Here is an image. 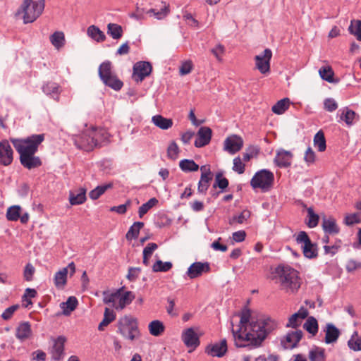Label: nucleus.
<instances>
[{"label": "nucleus", "instance_id": "1", "mask_svg": "<svg viewBox=\"0 0 361 361\" xmlns=\"http://www.w3.org/2000/svg\"><path fill=\"white\" fill-rule=\"evenodd\" d=\"M238 329H232L235 345L238 348H258L267 336L277 329V322L269 317L251 318L250 310L244 309L240 314Z\"/></svg>", "mask_w": 361, "mask_h": 361}, {"label": "nucleus", "instance_id": "2", "mask_svg": "<svg viewBox=\"0 0 361 361\" xmlns=\"http://www.w3.org/2000/svg\"><path fill=\"white\" fill-rule=\"evenodd\" d=\"M44 134H35L26 138L11 137L9 141L19 154L21 165L27 169H32L42 166L40 158L35 156L39 145L44 141Z\"/></svg>", "mask_w": 361, "mask_h": 361}, {"label": "nucleus", "instance_id": "3", "mask_svg": "<svg viewBox=\"0 0 361 361\" xmlns=\"http://www.w3.org/2000/svg\"><path fill=\"white\" fill-rule=\"evenodd\" d=\"M276 279L280 288L286 293H296L301 286L299 272L289 265L281 264L276 268Z\"/></svg>", "mask_w": 361, "mask_h": 361}, {"label": "nucleus", "instance_id": "4", "mask_svg": "<svg viewBox=\"0 0 361 361\" xmlns=\"http://www.w3.org/2000/svg\"><path fill=\"white\" fill-rule=\"evenodd\" d=\"M117 333L125 339L133 341L141 336L138 326V321L135 317L127 314L120 317L116 324Z\"/></svg>", "mask_w": 361, "mask_h": 361}, {"label": "nucleus", "instance_id": "5", "mask_svg": "<svg viewBox=\"0 0 361 361\" xmlns=\"http://www.w3.org/2000/svg\"><path fill=\"white\" fill-rule=\"evenodd\" d=\"M45 0H24L16 15H22L24 24L36 20L42 13Z\"/></svg>", "mask_w": 361, "mask_h": 361}, {"label": "nucleus", "instance_id": "6", "mask_svg": "<svg viewBox=\"0 0 361 361\" xmlns=\"http://www.w3.org/2000/svg\"><path fill=\"white\" fill-rule=\"evenodd\" d=\"M274 180V173L267 170L262 169L255 173L250 180V185L253 189L259 188L262 191H268L272 186Z\"/></svg>", "mask_w": 361, "mask_h": 361}, {"label": "nucleus", "instance_id": "7", "mask_svg": "<svg viewBox=\"0 0 361 361\" xmlns=\"http://www.w3.org/2000/svg\"><path fill=\"white\" fill-rule=\"evenodd\" d=\"M296 242L302 244V250L303 255L308 259H313L317 257V245L312 243L310 237L305 231H300L296 236Z\"/></svg>", "mask_w": 361, "mask_h": 361}, {"label": "nucleus", "instance_id": "8", "mask_svg": "<svg viewBox=\"0 0 361 361\" xmlns=\"http://www.w3.org/2000/svg\"><path fill=\"white\" fill-rule=\"evenodd\" d=\"M272 57V51L270 49H265L262 54L255 56L256 68L262 74L270 71V61Z\"/></svg>", "mask_w": 361, "mask_h": 361}, {"label": "nucleus", "instance_id": "9", "mask_svg": "<svg viewBox=\"0 0 361 361\" xmlns=\"http://www.w3.org/2000/svg\"><path fill=\"white\" fill-rule=\"evenodd\" d=\"M70 271V275L73 276L75 272V265L74 262H71L66 267H64L57 271L54 277L55 286L58 289H62L67 283V275Z\"/></svg>", "mask_w": 361, "mask_h": 361}, {"label": "nucleus", "instance_id": "10", "mask_svg": "<svg viewBox=\"0 0 361 361\" xmlns=\"http://www.w3.org/2000/svg\"><path fill=\"white\" fill-rule=\"evenodd\" d=\"M152 71V65L147 61L137 62L133 66V78L137 82H142Z\"/></svg>", "mask_w": 361, "mask_h": 361}, {"label": "nucleus", "instance_id": "11", "mask_svg": "<svg viewBox=\"0 0 361 361\" xmlns=\"http://www.w3.org/2000/svg\"><path fill=\"white\" fill-rule=\"evenodd\" d=\"M90 130H87L80 135L73 137V142L77 148L87 152L92 151L95 147V144L90 136Z\"/></svg>", "mask_w": 361, "mask_h": 361}, {"label": "nucleus", "instance_id": "12", "mask_svg": "<svg viewBox=\"0 0 361 361\" xmlns=\"http://www.w3.org/2000/svg\"><path fill=\"white\" fill-rule=\"evenodd\" d=\"M13 160V150L9 141L3 140L0 142V164L4 166H9Z\"/></svg>", "mask_w": 361, "mask_h": 361}, {"label": "nucleus", "instance_id": "13", "mask_svg": "<svg viewBox=\"0 0 361 361\" xmlns=\"http://www.w3.org/2000/svg\"><path fill=\"white\" fill-rule=\"evenodd\" d=\"M302 336L303 333L300 330L290 331L281 340V344L284 349L294 348L302 339Z\"/></svg>", "mask_w": 361, "mask_h": 361}, {"label": "nucleus", "instance_id": "14", "mask_svg": "<svg viewBox=\"0 0 361 361\" xmlns=\"http://www.w3.org/2000/svg\"><path fill=\"white\" fill-rule=\"evenodd\" d=\"M66 338L60 336L54 340V344L49 349V353L51 355V359L55 361H59L64 357V345L66 343Z\"/></svg>", "mask_w": 361, "mask_h": 361}, {"label": "nucleus", "instance_id": "15", "mask_svg": "<svg viewBox=\"0 0 361 361\" xmlns=\"http://www.w3.org/2000/svg\"><path fill=\"white\" fill-rule=\"evenodd\" d=\"M243 146V138L237 135L228 137L224 141V149L231 154L239 152Z\"/></svg>", "mask_w": 361, "mask_h": 361}, {"label": "nucleus", "instance_id": "16", "mask_svg": "<svg viewBox=\"0 0 361 361\" xmlns=\"http://www.w3.org/2000/svg\"><path fill=\"white\" fill-rule=\"evenodd\" d=\"M90 130V136L95 144V147L106 145L109 142L110 135L104 128H94Z\"/></svg>", "mask_w": 361, "mask_h": 361}, {"label": "nucleus", "instance_id": "17", "mask_svg": "<svg viewBox=\"0 0 361 361\" xmlns=\"http://www.w3.org/2000/svg\"><path fill=\"white\" fill-rule=\"evenodd\" d=\"M210 270L208 262H197L192 263L188 268L187 274L191 279L200 277L203 273L209 272Z\"/></svg>", "mask_w": 361, "mask_h": 361}, {"label": "nucleus", "instance_id": "18", "mask_svg": "<svg viewBox=\"0 0 361 361\" xmlns=\"http://www.w3.org/2000/svg\"><path fill=\"white\" fill-rule=\"evenodd\" d=\"M227 350V341L226 338H224L219 343L207 345L205 351L212 357H221L226 354Z\"/></svg>", "mask_w": 361, "mask_h": 361}, {"label": "nucleus", "instance_id": "19", "mask_svg": "<svg viewBox=\"0 0 361 361\" xmlns=\"http://www.w3.org/2000/svg\"><path fill=\"white\" fill-rule=\"evenodd\" d=\"M212 130L209 127L200 128L195 140V146L200 148L208 145L212 138Z\"/></svg>", "mask_w": 361, "mask_h": 361}, {"label": "nucleus", "instance_id": "20", "mask_svg": "<svg viewBox=\"0 0 361 361\" xmlns=\"http://www.w3.org/2000/svg\"><path fill=\"white\" fill-rule=\"evenodd\" d=\"M182 340L188 348H196L200 345L199 337L192 328H188L183 332Z\"/></svg>", "mask_w": 361, "mask_h": 361}, {"label": "nucleus", "instance_id": "21", "mask_svg": "<svg viewBox=\"0 0 361 361\" xmlns=\"http://www.w3.org/2000/svg\"><path fill=\"white\" fill-rule=\"evenodd\" d=\"M308 316V311L306 308L301 307L298 312L292 314L286 324V327L297 328L300 326L302 321Z\"/></svg>", "mask_w": 361, "mask_h": 361}, {"label": "nucleus", "instance_id": "22", "mask_svg": "<svg viewBox=\"0 0 361 361\" xmlns=\"http://www.w3.org/2000/svg\"><path fill=\"white\" fill-rule=\"evenodd\" d=\"M322 228L326 234L336 235L340 232V228L336 219L332 216H324L322 222Z\"/></svg>", "mask_w": 361, "mask_h": 361}, {"label": "nucleus", "instance_id": "23", "mask_svg": "<svg viewBox=\"0 0 361 361\" xmlns=\"http://www.w3.org/2000/svg\"><path fill=\"white\" fill-rule=\"evenodd\" d=\"M324 331L325 332L324 342L326 344L336 342L341 334L339 329L331 323H327Z\"/></svg>", "mask_w": 361, "mask_h": 361}, {"label": "nucleus", "instance_id": "24", "mask_svg": "<svg viewBox=\"0 0 361 361\" xmlns=\"http://www.w3.org/2000/svg\"><path fill=\"white\" fill-rule=\"evenodd\" d=\"M293 155L283 149L279 151L274 158V163L280 168H286L290 166Z\"/></svg>", "mask_w": 361, "mask_h": 361}, {"label": "nucleus", "instance_id": "25", "mask_svg": "<svg viewBox=\"0 0 361 361\" xmlns=\"http://www.w3.org/2000/svg\"><path fill=\"white\" fill-rule=\"evenodd\" d=\"M42 91L44 94L53 98L56 101L59 100L61 94L60 85L54 82H47L42 86Z\"/></svg>", "mask_w": 361, "mask_h": 361}, {"label": "nucleus", "instance_id": "26", "mask_svg": "<svg viewBox=\"0 0 361 361\" xmlns=\"http://www.w3.org/2000/svg\"><path fill=\"white\" fill-rule=\"evenodd\" d=\"M32 334L31 326L28 322L20 323L16 329V337L23 341L30 337Z\"/></svg>", "mask_w": 361, "mask_h": 361}, {"label": "nucleus", "instance_id": "27", "mask_svg": "<svg viewBox=\"0 0 361 361\" xmlns=\"http://www.w3.org/2000/svg\"><path fill=\"white\" fill-rule=\"evenodd\" d=\"M310 361H326L325 349L314 345L309 351Z\"/></svg>", "mask_w": 361, "mask_h": 361}, {"label": "nucleus", "instance_id": "28", "mask_svg": "<svg viewBox=\"0 0 361 361\" xmlns=\"http://www.w3.org/2000/svg\"><path fill=\"white\" fill-rule=\"evenodd\" d=\"M78 304L77 298L74 296H71L66 302H61L60 307L63 310V314L68 316L76 309Z\"/></svg>", "mask_w": 361, "mask_h": 361}, {"label": "nucleus", "instance_id": "29", "mask_svg": "<svg viewBox=\"0 0 361 361\" xmlns=\"http://www.w3.org/2000/svg\"><path fill=\"white\" fill-rule=\"evenodd\" d=\"M152 121L156 126L162 130H167L173 126L172 119L164 118L161 115H155L152 116Z\"/></svg>", "mask_w": 361, "mask_h": 361}, {"label": "nucleus", "instance_id": "30", "mask_svg": "<svg viewBox=\"0 0 361 361\" xmlns=\"http://www.w3.org/2000/svg\"><path fill=\"white\" fill-rule=\"evenodd\" d=\"M116 319V314L114 310L106 307L104 312V318L98 326L99 331H104V329Z\"/></svg>", "mask_w": 361, "mask_h": 361}, {"label": "nucleus", "instance_id": "31", "mask_svg": "<svg viewBox=\"0 0 361 361\" xmlns=\"http://www.w3.org/2000/svg\"><path fill=\"white\" fill-rule=\"evenodd\" d=\"M87 34L90 37L97 42H102L106 39L104 32L96 25H90L88 27Z\"/></svg>", "mask_w": 361, "mask_h": 361}, {"label": "nucleus", "instance_id": "32", "mask_svg": "<svg viewBox=\"0 0 361 361\" xmlns=\"http://www.w3.org/2000/svg\"><path fill=\"white\" fill-rule=\"evenodd\" d=\"M338 113L340 114V119L344 121L346 125L350 126L354 123V120L357 116L354 111L345 107L340 109Z\"/></svg>", "mask_w": 361, "mask_h": 361}, {"label": "nucleus", "instance_id": "33", "mask_svg": "<svg viewBox=\"0 0 361 361\" xmlns=\"http://www.w3.org/2000/svg\"><path fill=\"white\" fill-rule=\"evenodd\" d=\"M99 76L101 80H104L107 79L109 77H111L115 75L112 72V66L111 63L109 61L103 62L99 67L98 70Z\"/></svg>", "mask_w": 361, "mask_h": 361}, {"label": "nucleus", "instance_id": "34", "mask_svg": "<svg viewBox=\"0 0 361 361\" xmlns=\"http://www.w3.org/2000/svg\"><path fill=\"white\" fill-rule=\"evenodd\" d=\"M169 5L164 4V6L161 8L160 10L158 11L156 8H150L146 11V13L153 16L157 20H162L169 15Z\"/></svg>", "mask_w": 361, "mask_h": 361}, {"label": "nucleus", "instance_id": "35", "mask_svg": "<svg viewBox=\"0 0 361 361\" xmlns=\"http://www.w3.org/2000/svg\"><path fill=\"white\" fill-rule=\"evenodd\" d=\"M290 101L288 98H283L278 101L271 108V111L278 115L283 114L290 106Z\"/></svg>", "mask_w": 361, "mask_h": 361}, {"label": "nucleus", "instance_id": "36", "mask_svg": "<svg viewBox=\"0 0 361 361\" xmlns=\"http://www.w3.org/2000/svg\"><path fill=\"white\" fill-rule=\"evenodd\" d=\"M119 296L118 300L119 302L118 307L121 309L124 308L127 305L131 303L133 300L135 298V295L131 291H126L121 293L122 289H119Z\"/></svg>", "mask_w": 361, "mask_h": 361}, {"label": "nucleus", "instance_id": "37", "mask_svg": "<svg viewBox=\"0 0 361 361\" xmlns=\"http://www.w3.org/2000/svg\"><path fill=\"white\" fill-rule=\"evenodd\" d=\"M148 328L150 334L154 336H159L161 335L165 330L164 324L159 320H154L151 322L149 324Z\"/></svg>", "mask_w": 361, "mask_h": 361}, {"label": "nucleus", "instance_id": "38", "mask_svg": "<svg viewBox=\"0 0 361 361\" xmlns=\"http://www.w3.org/2000/svg\"><path fill=\"white\" fill-rule=\"evenodd\" d=\"M303 328L309 334L315 336L319 329L317 320L314 317H309L303 324Z\"/></svg>", "mask_w": 361, "mask_h": 361}, {"label": "nucleus", "instance_id": "39", "mask_svg": "<svg viewBox=\"0 0 361 361\" xmlns=\"http://www.w3.org/2000/svg\"><path fill=\"white\" fill-rule=\"evenodd\" d=\"M113 187V183H109L106 184L98 185L94 189L92 190L90 193L89 196L92 200H97L100 197L101 195H102L108 189H110Z\"/></svg>", "mask_w": 361, "mask_h": 361}, {"label": "nucleus", "instance_id": "40", "mask_svg": "<svg viewBox=\"0 0 361 361\" xmlns=\"http://www.w3.org/2000/svg\"><path fill=\"white\" fill-rule=\"evenodd\" d=\"M50 42L57 49H61L65 44V36L63 32L56 31L50 36Z\"/></svg>", "mask_w": 361, "mask_h": 361}, {"label": "nucleus", "instance_id": "41", "mask_svg": "<svg viewBox=\"0 0 361 361\" xmlns=\"http://www.w3.org/2000/svg\"><path fill=\"white\" fill-rule=\"evenodd\" d=\"M158 246L154 243H150L147 245V246L143 250V260L142 263L148 267L150 264V258L154 250L157 249Z\"/></svg>", "mask_w": 361, "mask_h": 361}, {"label": "nucleus", "instance_id": "42", "mask_svg": "<svg viewBox=\"0 0 361 361\" xmlns=\"http://www.w3.org/2000/svg\"><path fill=\"white\" fill-rule=\"evenodd\" d=\"M314 145L319 152H324L326 148V139L322 130L318 131L314 137Z\"/></svg>", "mask_w": 361, "mask_h": 361}, {"label": "nucleus", "instance_id": "43", "mask_svg": "<svg viewBox=\"0 0 361 361\" xmlns=\"http://www.w3.org/2000/svg\"><path fill=\"white\" fill-rule=\"evenodd\" d=\"M123 28L121 25L116 23H109L107 25V33L113 39H118L123 36Z\"/></svg>", "mask_w": 361, "mask_h": 361}, {"label": "nucleus", "instance_id": "44", "mask_svg": "<svg viewBox=\"0 0 361 361\" xmlns=\"http://www.w3.org/2000/svg\"><path fill=\"white\" fill-rule=\"evenodd\" d=\"M102 82L105 85L116 91L120 90L123 86V82L116 75L109 77Z\"/></svg>", "mask_w": 361, "mask_h": 361}, {"label": "nucleus", "instance_id": "45", "mask_svg": "<svg viewBox=\"0 0 361 361\" xmlns=\"http://www.w3.org/2000/svg\"><path fill=\"white\" fill-rule=\"evenodd\" d=\"M180 169L184 172L197 171L199 166L192 159H183L179 162Z\"/></svg>", "mask_w": 361, "mask_h": 361}, {"label": "nucleus", "instance_id": "46", "mask_svg": "<svg viewBox=\"0 0 361 361\" xmlns=\"http://www.w3.org/2000/svg\"><path fill=\"white\" fill-rule=\"evenodd\" d=\"M348 32L350 34L354 35L357 40L361 41V20H352L348 27Z\"/></svg>", "mask_w": 361, "mask_h": 361}, {"label": "nucleus", "instance_id": "47", "mask_svg": "<svg viewBox=\"0 0 361 361\" xmlns=\"http://www.w3.org/2000/svg\"><path fill=\"white\" fill-rule=\"evenodd\" d=\"M144 226V223L140 221L135 222L129 228L126 233L128 240L135 239L138 237L140 229Z\"/></svg>", "mask_w": 361, "mask_h": 361}, {"label": "nucleus", "instance_id": "48", "mask_svg": "<svg viewBox=\"0 0 361 361\" xmlns=\"http://www.w3.org/2000/svg\"><path fill=\"white\" fill-rule=\"evenodd\" d=\"M86 200L85 190L81 188L80 192L78 194L73 192L70 193L69 202L71 205L81 204Z\"/></svg>", "mask_w": 361, "mask_h": 361}, {"label": "nucleus", "instance_id": "49", "mask_svg": "<svg viewBox=\"0 0 361 361\" xmlns=\"http://www.w3.org/2000/svg\"><path fill=\"white\" fill-rule=\"evenodd\" d=\"M20 214L21 207L18 205H13L8 208L6 216L8 221H16L19 219Z\"/></svg>", "mask_w": 361, "mask_h": 361}, {"label": "nucleus", "instance_id": "50", "mask_svg": "<svg viewBox=\"0 0 361 361\" xmlns=\"http://www.w3.org/2000/svg\"><path fill=\"white\" fill-rule=\"evenodd\" d=\"M157 204L158 200L155 197H152L149 199L146 203L142 204L138 209L139 217L142 218L143 216L146 214L150 209L156 206Z\"/></svg>", "mask_w": 361, "mask_h": 361}, {"label": "nucleus", "instance_id": "51", "mask_svg": "<svg viewBox=\"0 0 361 361\" xmlns=\"http://www.w3.org/2000/svg\"><path fill=\"white\" fill-rule=\"evenodd\" d=\"M319 74L324 80L329 82H334V73L331 66L321 67L319 70Z\"/></svg>", "mask_w": 361, "mask_h": 361}, {"label": "nucleus", "instance_id": "52", "mask_svg": "<svg viewBox=\"0 0 361 361\" xmlns=\"http://www.w3.org/2000/svg\"><path fill=\"white\" fill-rule=\"evenodd\" d=\"M173 267L170 262H163L161 260L158 259L152 266V271L154 272H166L169 271Z\"/></svg>", "mask_w": 361, "mask_h": 361}, {"label": "nucleus", "instance_id": "53", "mask_svg": "<svg viewBox=\"0 0 361 361\" xmlns=\"http://www.w3.org/2000/svg\"><path fill=\"white\" fill-rule=\"evenodd\" d=\"M212 180V176H206L204 174L201 176L197 186L198 192L202 194H206Z\"/></svg>", "mask_w": 361, "mask_h": 361}, {"label": "nucleus", "instance_id": "54", "mask_svg": "<svg viewBox=\"0 0 361 361\" xmlns=\"http://www.w3.org/2000/svg\"><path fill=\"white\" fill-rule=\"evenodd\" d=\"M348 345L354 351L361 350V338L358 336L357 332L355 331L348 341Z\"/></svg>", "mask_w": 361, "mask_h": 361}, {"label": "nucleus", "instance_id": "55", "mask_svg": "<svg viewBox=\"0 0 361 361\" xmlns=\"http://www.w3.org/2000/svg\"><path fill=\"white\" fill-rule=\"evenodd\" d=\"M307 225L309 228H314L318 225L319 216L315 214L313 209L310 207L307 210Z\"/></svg>", "mask_w": 361, "mask_h": 361}, {"label": "nucleus", "instance_id": "56", "mask_svg": "<svg viewBox=\"0 0 361 361\" xmlns=\"http://www.w3.org/2000/svg\"><path fill=\"white\" fill-rule=\"evenodd\" d=\"M228 185V180L226 178L223 177V173L219 172L216 174L215 183L213 185L214 188L219 187L220 189L224 190Z\"/></svg>", "mask_w": 361, "mask_h": 361}, {"label": "nucleus", "instance_id": "57", "mask_svg": "<svg viewBox=\"0 0 361 361\" xmlns=\"http://www.w3.org/2000/svg\"><path fill=\"white\" fill-rule=\"evenodd\" d=\"M179 153V148L176 142L173 141L168 147L167 156L171 159H176Z\"/></svg>", "mask_w": 361, "mask_h": 361}, {"label": "nucleus", "instance_id": "58", "mask_svg": "<svg viewBox=\"0 0 361 361\" xmlns=\"http://www.w3.org/2000/svg\"><path fill=\"white\" fill-rule=\"evenodd\" d=\"M341 243V241L339 240L333 245H331V246L330 245H324V253L326 255H331V256H334V255H336L338 252V250L340 249Z\"/></svg>", "mask_w": 361, "mask_h": 361}, {"label": "nucleus", "instance_id": "59", "mask_svg": "<svg viewBox=\"0 0 361 361\" xmlns=\"http://www.w3.org/2000/svg\"><path fill=\"white\" fill-rule=\"evenodd\" d=\"M245 164H243L242 159L239 157L233 159V170L235 172H237L239 174H242L245 172Z\"/></svg>", "mask_w": 361, "mask_h": 361}, {"label": "nucleus", "instance_id": "60", "mask_svg": "<svg viewBox=\"0 0 361 361\" xmlns=\"http://www.w3.org/2000/svg\"><path fill=\"white\" fill-rule=\"evenodd\" d=\"M361 221L360 215L357 214H350L345 216L344 223L348 226H352L359 224Z\"/></svg>", "mask_w": 361, "mask_h": 361}, {"label": "nucleus", "instance_id": "61", "mask_svg": "<svg viewBox=\"0 0 361 361\" xmlns=\"http://www.w3.org/2000/svg\"><path fill=\"white\" fill-rule=\"evenodd\" d=\"M19 308L18 305H11L9 307L6 308L4 312L1 314V317L4 320H8L12 317L14 312Z\"/></svg>", "mask_w": 361, "mask_h": 361}, {"label": "nucleus", "instance_id": "62", "mask_svg": "<svg viewBox=\"0 0 361 361\" xmlns=\"http://www.w3.org/2000/svg\"><path fill=\"white\" fill-rule=\"evenodd\" d=\"M315 153L312 150V147H309L305 151L304 160L306 164L309 166L315 161Z\"/></svg>", "mask_w": 361, "mask_h": 361}, {"label": "nucleus", "instance_id": "63", "mask_svg": "<svg viewBox=\"0 0 361 361\" xmlns=\"http://www.w3.org/2000/svg\"><path fill=\"white\" fill-rule=\"evenodd\" d=\"M35 271V267L30 263H28L24 269V278L27 281H30L32 280V277Z\"/></svg>", "mask_w": 361, "mask_h": 361}, {"label": "nucleus", "instance_id": "64", "mask_svg": "<svg viewBox=\"0 0 361 361\" xmlns=\"http://www.w3.org/2000/svg\"><path fill=\"white\" fill-rule=\"evenodd\" d=\"M324 109L329 112H333L338 108V104L332 98L326 99L324 100Z\"/></svg>", "mask_w": 361, "mask_h": 361}]
</instances>
